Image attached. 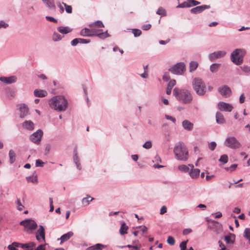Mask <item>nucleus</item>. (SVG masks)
I'll list each match as a JSON object with an SVG mask.
<instances>
[{
  "label": "nucleus",
  "mask_w": 250,
  "mask_h": 250,
  "mask_svg": "<svg viewBox=\"0 0 250 250\" xmlns=\"http://www.w3.org/2000/svg\"><path fill=\"white\" fill-rule=\"evenodd\" d=\"M50 107L58 111L66 110L68 103L65 98L62 96L53 97L49 101Z\"/></svg>",
  "instance_id": "nucleus-1"
},
{
  "label": "nucleus",
  "mask_w": 250,
  "mask_h": 250,
  "mask_svg": "<svg viewBox=\"0 0 250 250\" xmlns=\"http://www.w3.org/2000/svg\"><path fill=\"white\" fill-rule=\"evenodd\" d=\"M173 94L175 97L184 104H189L192 100V97L190 92L187 90H181L175 88Z\"/></svg>",
  "instance_id": "nucleus-2"
},
{
  "label": "nucleus",
  "mask_w": 250,
  "mask_h": 250,
  "mask_svg": "<svg viewBox=\"0 0 250 250\" xmlns=\"http://www.w3.org/2000/svg\"><path fill=\"white\" fill-rule=\"evenodd\" d=\"M80 34L83 37L98 36L102 39H104L109 36L107 31L104 32L102 29H95L94 28L92 29L91 28L83 29L81 30Z\"/></svg>",
  "instance_id": "nucleus-3"
},
{
  "label": "nucleus",
  "mask_w": 250,
  "mask_h": 250,
  "mask_svg": "<svg viewBox=\"0 0 250 250\" xmlns=\"http://www.w3.org/2000/svg\"><path fill=\"white\" fill-rule=\"evenodd\" d=\"M193 89L196 94L199 96H203L207 91L206 84L204 81L200 78H195L192 82Z\"/></svg>",
  "instance_id": "nucleus-4"
},
{
  "label": "nucleus",
  "mask_w": 250,
  "mask_h": 250,
  "mask_svg": "<svg viewBox=\"0 0 250 250\" xmlns=\"http://www.w3.org/2000/svg\"><path fill=\"white\" fill-rule=\"evenodd\" d=\"M174 152L176 158L179 160L186 161L188 158V153L185 146L181 143L174 147Z\"/></svg>",
  "instance_id": "nucleus-5"
},
{
  "label": "nucleus",
  "mask_w": 250,
  "mask_h": 250,
  "mask_svg": "<svg viewBox=\"0 0 250 250\" xmlns=\"http://www.w3.org/2000/svg\"><path fill=\"white\" fill-rule=\"evenodd\" d=\"M244 52L242 49H237L231 54V60L235 64L238 65L243 62Z\"/></svg>",
  "instance_id": "nucleus-6"
},
{
  "label": "nucleus",
  "mask_w": 250,
  "mask_h": 250,
  "mask_svg": "<svg viewBox=\"0 0 250 250\" xmlns=\"http://www.w3.org/2000/svg\"><path fill=\"white\" fill-rule=\"evenodd\" d=\"M225 145L231 149H238L242 146L239 141L233 136L227 137L225 141Z\"/></svg>",
  "instance_id": "nucleus-7"
},
{
  "label": "nucleus",
  "mask_w": 250,
  "mask_h": 250,
  "mask_svg": "<svg viewBox=\"0 0 250 250\" xmlns=\"http://www.w3.org/2000/svg\"><path fill=\"white\" fill-rule=\"evenodd\" d=\"M23 226L27 231L35 230L37 228V223L32 219H26L21 221L20 223Z\"/></svg>",
  "instance_id": "nucleus-8"
},
{
  "label": "nucleus",
  "mask_w": 250,
  "mask_h": 250,
  "mask_svg": "<svg viewBox=\"0 0 250 250\" xmlns=\"http://www.w3.org/2000/svg\"><path fill=\"white\" fill-rule=\"evenodd\" d=\"M175 74H182L186 70L185 65L183 62H179L169 70Z\"/></svg>",
  "instance_id": "nucleus-9"
},
{
  "label": "nucleus",
  "mask_w": 250,
  "mask_h": 250,
  "mask_svg": "<svg viewBox=\"0 0 250 250\" xmlns=\"http://www.w3.org/2000/svg\"><path fill=\"white\" fill-rule=\"evenodd\" d=\"M43 135V132L41 129H38L33 133L30 137V140L36 144H39L41 141Z\"/></svg>",
  "instance_id": "nucleus-10"
},
{
  "label": "nucleus",
  "mask_w": 250,
  "mask_h": 250,
  "mask_svg": "<svg viewBox=\"0 0 250 250\" xmlns=\"http://www.w3.org/2000/svg\"><path fill=\"white\" fill-rule=\"evenodd\" d=\"M217 107L220 110L225 112H230L233 108L231 104L223 102H220L217 104Z\"/></svg>",
  "instance_id": "nucleus-11"
},
{
  "label": "nucleus",
  "mask_w": 250,
  "mask_h": 250,
  "mask_svg": "<svg viewBox=\"0 0 250 250\" xmlns=\"http://www.w3.org/2000/svg\"><path fill=\"white\" fill-rule=\"evenodd\" d=\"M18 107L20 111V117L21 118H24L29 114V108L25 104H19L18 105Z\"/></svg>",
  "instance_id": "nucleus-12"
},
{
  "label": "nucleus",
  "mask_w": 250,
  "mask_h": 250,
  "mask_svg": "<svg viewBox=\"0 0 250 250\" xmlns=\"http://www.w3.org/2000/svg\"><path fill=\"white\" fill-rule=\"evenodd\" d=\"M218 91L221 95L224 97H228L231 94V90L229 87L224 85L218 88Z\"/></svg>",
  "instance_id": "nucleus-13"
},
{
  "label": "nucleus",
  "mask_w": 250,
  "mask_h": 250,
  "mask_svg": "<svg viewBox=\"0 0 250 250\" xmlns=\"http://www.w3.org/2000/svg\"><path fill=\"white\" fill-rule=\"evenodd\" d=\"M36 237L37 240L39 242H41L42 239L43 240V241H45V230L43 226H39V229L36 233Z\"/></svg>",
  "instance_id": "nucleus-14"
},
{
  "label": "nucleus",
  "mask_w": 250,
  "mask_h": 250,
  "mask_svg": "<svg viewBox=\"0 0 250 250\" xmlns=\"http://www.w3.org/2000/svg\"><path fill=\"white\" fill-rule=\"evenodd\" d=\"M226 54V52L224 51H216L209 55V59L211 61H213L216 59L224 57Z\"/></svg>",
  "instance_id": "nucleus-15"
},
{
  "label": "nucleus",
  "mask_w": 250,
  "mask_h": 250,
  "mask_svg": "<svg viewBox=\"0 0 250 250\" xmlns=\"http://www.w3.org/2000/svg\"><path fill=\"white\" fill-rule=\"evenodd\" d=\"M210 8L209 5H203L201 6H197L190 9V12L193 14H198L201 13L202 11L207 9Z\"/></svg>",
  "instance_id": "nucleus-16"
},
{
  "label": "nucleus",
  "mask_w": 250,
  "mask_h": 250,
  "mask_svg": "<svg viewBox=\"0 0 250 250\" xmlns=\"http://www.w3.org/2000/svg\"><path fill=\"white\" fill-rule=\"evenodd\" d=\"M17 77L15 76H12L9 77H2L0 78V81L6 83H15Z\"/></svg>",
  "instance_id": "nucleus-17"
},
{
  "label": "nucleus",
  "mask_w": 250,
  "mask_h": 250,
  "mask_svg": "<svg viewBox=\"0 0 250 250\" xmlns=\"http://www.w3.org/2000/svg\"><path fill=\"white\" fill-rule=\"evenodd\" d=\"M190 167L192 168L193 167V166L192 165H189ZM200 169L198 168H192L191 171L189 172V174L190 177L192 178H196L198 177L200 174Z\"/></svg>",
  "instance_id": "nucleus-18"
},
{
  "label": "nucleus",
  "mask_w": 250,
  "mask_h": 250,
  "mask_svg": "<svg viewBox=\"0 0 250 250\" xmlns=\"http://www.w3.org/2000/svg\"><path fill=\"white\" fill-rule=\"evenodd\" d=\"M216 121L219 124H223L226 122L223 115L219 112H217L216 113Z\"/></svg>",
  "instance_id": "nucleus-19"
},
{
  "label": "nucleus",
  "mask_w": 250,
  "mask_h": 250,
  "mask_svg": "<svg viewBox=\"0 0 250 250\" xmlns=\"http://www.w3.org/2000/svg\"><path fill=\"white\" fill-rule=\"evenodd\" d=\"M34 95L38 97H44L47 96V92L44 90L36 89L34 92Z\"/></svg>",
  "instance_id": "nucleus-20"
},
{
  "label": "nucleus",
  "mask_w": 250,
  "mask_h": 250,
  "mask_svg": "<svg viewBox=\"0 0 250 250\" xmlns=\"http://www.w3.org/2000/svg\"><path fill=\"white\" fill-rule=\"evenodd\" d=\"M182 125L184 129L187 130H191L193 127V125L188 120H184L182 123Z\"/></svg>",
  "instance_id": "nucleus-21"
},
{
  "label": "nucleus",
  "mask_w": 250,
  "mask_h": 250,
  "mask_svg": "<svg viewBox=\"0 0 250 250\" xmlns=\"http://www.w3.org/2000/svg\"><path fill=\"white\" fill-rule=\"evenodd\" d=\"M23 127L29 130H32L34 128V124L31 121H26L22 124Z\"/></svg>",
  "instance_id": "nucleus-22"
},
{
  "label": "nucleus",
  "mask_w": 250,
  "mask_h": 250,
  "mask_svg": "<svg viewBox=\"0 0 250 250\" xmlns=\"http://www.w3.org/2000/svg\"><path fill=\"white\" fill-rule=\"evenodd\" d=\"M89 27L92 29L95 28V29H100V28L104 27V25L102 22L100 21H98L94 23H92L89 25Z\"/></svg>",
  "instance_id": "nucleus-23"
},
{
  "label": "nucleus",
  "mask_w": 250,
  "mask_h": 250,
  "mask_svg": "<svg viewBox=\"0 0 250 250\" xmlns=\"http://www.w3.org/2000/svg\"><path fill=\"white\" fill-rule=\"evenodd\" d=\"M73 235V233L72 231H69L63 235H62L60 239L61 240V244L63 243L64 242L69 239Z\"/></svg>",
  "instance_id": "nucleus-24"
},
{
  "label": "nucleus",
  "mask_w": 250,
  "mask_h": 250,
  "mask_svg": "<svg viewBox=\"0 0 250 250\" xmlns=\"http://www.w3.org/2000/svg\"><path fill=\"white\" fill-rule=\"evenodd\" d=\"M57 30L62 34H67L72 31V29L67 26H60L57 28Z\"/></svg>",
  "instance_id": "nucleus-25"
},
{
  "label": "nucleus",
  "mask_w": 250,
  "mask_h": 250,
  "mask_svg": "<svg viewBox=\"0 0 250 250\" xmlns=\"http://www.w3.org/2000/svg\"><path fill=\"white\" fill-rule=\"evenodd\" d=\"M106 246L101 244H97L87 248V250H102L105 248Z\"/></svg>",
  "instance_id": "nucleus-26"
},
{
  "label": "nucleus",
  "mask_w": 250,
  "mask_h": 250,
  "mask_svg": "<svg viewBox=\"0 0 250 250\" xmlns=\"http://www.w3.org/2000/svg\"><path fill=\"white\" fill-rule=\"evenodd\" d=\"M175 84H176L175 80H172L169 82V83H168L167 91H166V93L167 95L170 94L171 90H172L173 87L175 85Z\"/></svg>",
  "instance_id": "nucleus-27"
},
{
  "label": "nucleus",
  "mask_w": 250,
  "mask_h": 250,
  "mask_svg": "<svg viewBox=\"0 0 250 250\" xmlns=\"http://www.w3.org/2000/svg\"><path fill=\"white\" fill-rule=\"evenodd\" d=\"M35 243L34 242H30L27 244H24L21 245V247L22 248H26L27 250H33L35 247Z\"/></svg>",
  "instance_id": "nucleus-28"
},
{
  "label": "nucleus",
  "mask_w": 250,
  "mask_h": 250,
  "mask_svg": "<svg viewBox=\"0 0 250 250\" xmlns=\"http://www.w3.org/2000/svg\"><path fill=\"white\" fill-rule=\"evenodd\" d=\"M225 240L228 244H233L234 241V235L230 233L225 237Z\"/></svg>",
  "instance_id": "nucleus-29"
},
{
  "label": "nucleus",
  "mask_w": 250,
  "mask_h": 250,
  "mask_svg": "<svg viewBox=\"0 0 250 250\" xmlns=\"http://www.w3.org/2000/svg\"><path fill=\"white\" fill-rule=\"evenodd\" d=\"M128 227L126 226L125 223H123L122 224L121 227L120 229V233L121 235H124L127 233L128 229Z\"/></svg>",
  "instance_id": "nucleus-30"
},
{
  "label": "nucleus",
  "mask_w": 250,
  "mask_h": 250,
  "mask_svg": "<svg viewBox=\"0 0 250 250\" xmlns=\"http://www.w3.org/2000/svg\"><path fill=\"white\" fill-rule=\"evenodd\" d=\"M198 63L195 61H192L189 64V71L190 72L194 71L198 67Z\"/></svg>",
  "instance_id": "nucleus-31"
},
{
  "label": "nucleus",
  "mask_w": 250,
  "mask_h": 250,
  "mask_svg": "<svg viewBox=\"0 0 250 250\" xmlns=\"http://www.w3.org/2000/svg\"><path fill=\"white\" fill-rule=\"evenodd\" d=\"M21 243L17 242H13L12 244L8 246V249L9 250H17V248L21 247Z\"/></svg>",
  "instance_id": "nucleus-32"
},
{
  "label": "nucleus",
  "mask_w": 250,
  "mask_h": 250,
  "mask_svg": "<svg viewBox=\"0 0 250 250\" xmlns=\"http://www.w3.org/2000/svg\"><path fill=\"white\" fill-rule=\"evenodd\" d=\"M94 198L91 197L90 196H88L86 198H84L82 199V202L83 206H85L89 204L90 201L93 200Z\"/></svg>",
  "instance_id": "nucleus-33"
},
{
  "label": "nucleus",
  "mask_w": 250,
  "mask_h": 250,
  "mask_svg": "<svg viewBox=\"0 0 250 250\" xmlns=\"http://www.w3.org/2000/svg\"><path fill=\"white\" fill-rule=\"evenodd\" d=\"M46 3V5L50 9L55 10V5L54 4V0H47Z\"/></svg>",
  "instance_id": "nucleus-34"
},
{
  "label": "nucleus",
  "mask_w": 250,
  "mask_h": 250,
  "mask_svg": "<svg viewBox=\"0 0 250 250\" xmlns=\"http://www.w3.org/2000/svg\"><path fill=\"white\" fill-rule=\"evenodd\" d=\"M10 162L11 164L13 163L16 160V155L13 150H10L9 152Z\"/></svg>",
  "instance_id": "nucleus-35"
},
{
  "label": "nucleus",
  "mask_w": 250,
  "mask_h": 250,
  "mask_svg": "<svg viewBox=\"0 0 250 250\" xmlns=\"http://www.w3.org/2000/svg\"><path fill=\"white\" fill-rule=\"evenodd\" d=\"M26 179L28 182H32L33 183H37L38 182V178L36 175L27 177Z\"/></svg>",
  "instance_id": "nucleus-36"
},
{
  "label": "nucleus",
  "mask_w": 250,
  "mask_h": 250,
  "mask_svg": "<svg viewBox=\"0 0 250 250\" xmlns=\"http://www.w3.org/2000/svg\"><path fill=\"white\" fill-rule=\"evenodd\" d=\"M244 236L249 240V243L250 244V229L246 228L245 229L244 232Z\"/></svg>",
  "instance_id": "nucleus-37"
},
{
  "label": "nucleus",
  "mask_w": 250,
  "mask_h": 250,
  "mask_svg": "<svg viewBox=\"0 0 250 250\" xmlns=\"http://www.w3.org/2000/svg\"><path fill=\"white\" fill-rule=\"evenodd\" d=\"M220 64L218 63H213L210 67V71L213 72H216L219 69Z\"/></svg>",
  "instance_id": "nucleus-38"
},
{
  "label": "nucleus",
  "mask_w": 250,
  "mask_h": 250,
  "mask_svg": "<svg viewBox=\"0 0 250 250\" xmlns=\"http://www.w3.org/2000/svg\"><path fill=\"white\" fill-rule=\"evenodd\" d=\"M156 14L162 16H166V11L163 8L159 7L156 12Z\"/></svg>",
  "instance_id": "nucleus-39"
},
{
  "label": "nucleus",
  "mask_w": 250,
  "mask_h": 250,
  "mask_svg": "<svg viewBox=\"0 0 250 250\" xmlns=\"http://www.w3.org/2000/svg\"><path fill=\"white\" fill-rule=\"evenodd\" d=\"M62 36L57 33H54L52 36V39L53 41L56 42L60 41L62 39Z\"/></svg>",
  "instance_id": "nucleus-40"
},
{
  "label": "nucleus",
  "mask_w": 250,
  "mask_h": 250,
  "mask_svg": "<svg viewBox=\"0 0 250 250\" xmlns=\"http://www.w3.org/2000/svg\"><path fill=\"white\" fill-rule=\"evenodd\" d=\"M16 204L17 209L21 211L23 209L24 206L21 204V200L19 199L17 200Z\"/></svg>",
  "instance_id": "nucleus-41"
},
{
  "label": "nucleus",
  "mask_w": 250,
  "mask_h": 250,
  "mask_svg": "<svg viewBox=\"0 0 250 250\" xmlns=\"http://www.w3.org/2000/svg\"><path fill=\"white\" fill-rule=\"evenodd\" d=\"M178 169L182 171L188 172L189 170L188 167L185 165H182L178 166Z\"/></svg>",
  "instance_id": "nucleus-42"
},
{
  "label": "nucleus",
  "mask_w": 250,
  "mask_h": 250,
  "mask_svg": "<svg viewBox=\"0 0 250 250\" xmlns=\"http://www.w3.org/2000/svg\"><path fill=\"white\" fill-rule=\"evenodd\" d=\"M62 4L65 6V11L68 14L72 12V8L71 6L67 5L65 3L62 2Z\"/></svg>",
  "instance_id": "nucleus-43"
},
{
  "label": "nucleus",
  "mask_w": 250,
  "mask_h": 250,
  "mask_svg": "<svg viewBox=\"0 0 250 250\" xmlns=\"http://www.w3.org/2000/svg\"><path fill=\"white\" fill-rule=\"evenodd\" d=\"M219 161L223 163V164L227 163L228 161V156L226 154L222 155L219 159Z\"/></svg>",
  "instance_id": "nucleus-44"
},
{
  "label": "nucleus",
  "mask_w": 250,
  "mask_h": 250,
  "mask_svg": "<svg viewBox=\"0 0 250 250\" xmlns=\"http://www.w3.org/2000/svg\"><path fill=\"white\" fill-rule=\"evenodd\" d=\"M187 1L188 4L190 5V7L192 6H195L200 3V2L196 1L195 0H187Z\"/></svg>",
  "instance_id": "nucleus-45"
},
{
  "label": "nucleus",
  "mask_w": 250,
  "mask_h": 250,
  "mask_svg": "<svg viewBox=\"0 0 250 250\" xmlns=\"http://www.w3.org/2000/svg\"><path fill=\"white\" fill-rule=\"evenodd\" d=\"M125 247V246H122V247H121V248H124ZM126 247L128 248H131L132 249H134V248L138 249V248H141V245L140 244H138L135 245H127Z\"/></svg>",
  "instance_id": "nucleus-46"
},
{
  "label": "nucleus",
  "mask_w": 250,
  "mask_h": 250,
  "mask_svg": "<svg viewBox=\"0 0 250 250\" xmlns=\"http://www.w3.org/2000/svg\"><path fill=\"white\" fill-rule=\"evenodd\" d=\"M132 33L135 37H138L141 35L142 31L140 29H134L132 30Z\"/></svg>",
  "instance_id": "nucleus-47"
},
{
  "label": "nucleus",
  "mask_w": 250,
  "mask_h": 250,
  "mask_svg": "<svg viewBox=\"0 0 250 250\" xmlns=\"http://www.w3.org/2000/svg\"><path fill=\"white\" fill-rule=\"evenodd\" d=\"M167 242L169 245L172 246L175 244V241L173 237L168 236L167 239Z\"/></svg>",
  "instance_id": "nucleus-48"
},
{
  "label": "nucleus",
  "mask_w": 250,
  "mask_h": 250,
  "mask_svg": "<svg viewBox=\"0 0 250 250\" xmlns=\"http://www.w3.org/2000/svg\"><path fill=\"white\" fill-rule=\"evenodd\" d=\"M177 7L180 8H188L190 7V5H189L188 3V1H184L182 3L180 4Z\"/></svg>",
  "instance_id": "nucleus-49"
},
{
  "label": "nucleus",
  "mask_w": 250,
  "mask_h": 250,
  "mask_svg": "<svg viewBox=\"0 0 250 250\" xmlns=\"http://www.w3.org/2000/svg\"><path fill=\"white\" fill-rule=\"evenodd\" d=\"M143 147L146 149H150L152 147V143L150 141H147L143 146Z\"/></svg>",
  "instance_id": "nucleus-50"
},
{
  "label": "nucleus",
  "mask_w": 250,
  "mask_h": 250,
  "mask_svg": "<svg viewBox=\"0 0 250 250\" xmlns=\"http://www.w3.org/2000/svg\"><path fill=\"white\" fill-rule=\"evenodd\" d=\"M216 146V144L214 142L210 143L208 145V147L211 150H213Z\"/></svg>",
  "instance_id": "nucleus-51"
},
{
  "label": "nucleus",
  "mask_w": 250,
  "mask_h": 250,
  "mask_svg": "<svg viewBox=\"0 0 250 250\" xmlns=\"http://www.w3.org/2000/svg\"><path fill=\"white\" fill-rule=\"evenodd\" d=\"M188 241H183L180 245L181 250H186Z\"/></svg>",
  "instance_id": "nucleus-52"
},
{
  "label": "nucleus",
  "mask_w": 250,
  "mask_h": 250,
  "mask_svg": "<svg viewBox=\"0 0 250 250\" xmlns=\"http://www.w3.org/2000/svg\"><path fill=\"white\" fill-rule=\"evenodd\" d=\"M237 167V164H233V165H231L229 167L226 168V169L227 170H230V171H232L236 169Z\"/></svg>",
  "instance_id": "nucleus-53"
},
{
  "label": "nucleus",
  "mask_w": 250,
  "mask_h": 250,
  "mask_svg": "<svg viewBox=\"0 0 250 250\" xmlns=\"http://www.w3.org/2000/svg\"><path fill=\"white\" fill-rule=\"evenodd\" d=\"M218 244L219 247L221 248V249L220 250H229L226 248V246L221 241L219 240L218 241Z\"/></svg>",
  "instance_id": "nucleus-54"
},
{
  "label": "nucleus",
  "mask_w": 250,
  "mask_h": 250,
  "mask_svg": "<svg viewBox=\"0 0 250 250\" xmlns=\"http://www.w3.org/2000/svg\"><path fill=\"white\" fill-rule=\"evenodd\" d=\"M44 163L40 159H38L36 161V167H42Z\"/></svg>",
  "instance_id": "nucleus-55"
},
{
  "label": "nucleus",
  "mask_w": 250,
  "mask_h": 250,
  "mask_svg": "<svg viewBox=\"0 0 250 250\" xmlns=\"http://www.w3.org/2000/svg\"><path fill=\"white\" fill-rule=\"evenodd\" d=\"M45 18L47 21H49L53 22L55 23L57 22V20L56 19H54L53 17H50V16H46L45 17Z\"/></svg>",
  "instance_id": "nucleus-56"
},
{
  "label": "nucleus",
  "mask_w": 250,
  "mask_h": 250,
  "mask_svg": "<svg viewBox=\"0 0 250 250\" xmlns=\"http://www.w3.org/2000/svg\"><path fill=\"white\" fill-rule=\"evenodd\" d=\"M163 79L165 81H168L170 79L169 73L167 72L165 73L163 77Z\"/></svg>",
  "instance_id": "nucleus-57"
},
{
  "label": "nucleus",
  "mask_w": 250,
  "mask_h": 250,
  "mask_svg": "<svg viewBox=\"0 0 250 250\" xmlns=\"http://www.w3.org/2000/svg\"><path fill=\"white\" fill-rule=\"evenodd\" d=\"M151 27V24H144L142 26V29L144 30H147L149 29Z\"/></svg>",
  "instance_id": "nucleus-58"
},
{
  "label": "nucleus",
  "mask_w": 250,
  "mask_h": 250,
  "mask_svg": "<svg viewBox=\"0 0 250 250\" xmlns=\"http://www.w3.org/2000/svg\"><path fill=\"white\" fill-rule=\"evenodd\" d=\"M8 26L7 23H5L3 21H0V28H6Z\"/></svg>",
  "instance_id": "nucleus-59"
},
{
  "label": "nucleus",
  "mask_w": 250,
  "mask_h": 250,
  "mask_svg": "<svg viewBox=\"0 0 250 250\" xmlns=\"http://www.w3.org/2000/svg\"><path fill=\"white\" fill-rule=\"evenodd\" d=\"M79 38H76L73 39L71 42V45L73 46H76L78 43H79Z\"/></svg>",
  "instance_id": "nucleus-60"
},
{
  "label": "nucleus",
  "mask_w": 250,
  "mask_h": 250,
  "mask_svg": "<svg viewBox=\"0 0 250 250\" xmlns=\"http://www.w3.org/2000/svg\"><path fill=\"white\" fill-rule=\"evenodd\" d=\"M79 43H87L90 42L89 40L81 39V38H79Z\"/></svg>",
  "instance_id": "nucleus-61"
},
{
  "label": "nucleus",
  "mask_w": 250,
  "mask_h": 250,
  "mask_svg": "<svg viewBox=\"0 0 250 250\" xmlns=\"http://www.w3.org/2000/svg\"><path fill=\"white\" fill-rule=\"evenodd\" d=\"M49 202H50V211L52 212L54 210V206L53 205V199L52 198H49Z\"/></svg>",
  "instance_id": "nucleus-62"
},
{
  "label": "nucleus",
  "mask_w": 250,
  "mask_h": 250,
  "mask_svg": "<svg viewBox=\"0 0 250 250\" xmlns=\"http://www.w3.org/2000/svg\"><path fill=\"white\" fill-rule=\"evenodd\" d=\"M167 207L165 206H163L160 210V214H164L165 213L167 212Z\"/></svg>",
  "instance_id": "nucleus-63"
},
{
  "label": "nucleus",
  "mask_w": 250,
  "mask_h": 250,
  "mask_svg": "<svg viewBox=\"0 0 250 250\" xmlns=\"http://www.w3.org/2000/svg\"><path fill=\"white\" fill-rule=\"evenodd\" d=\"M35 250H45V245H41L39 246Z\"/></svg>",
  "instance_id": "nucleus-64"
}]
</instances>
